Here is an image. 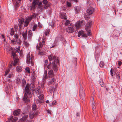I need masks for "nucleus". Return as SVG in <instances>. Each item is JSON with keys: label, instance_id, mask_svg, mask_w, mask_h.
<instances>
[{"label": "nucleus", "instance_id": "b1692460", "mask_svg": "<svg viewBox=\"0 0 122 122\" xmlns=\"http://www.w3.org/2000/svg\"><path fill=\"white\" fill-rule=\"evenodd\" d=\"M73 25V24L70 23V21L68 20H67L65 23V25L66 26H69L71 25Z\"/></svg>", "mask_w": 122, "mask_h": 122}, {"label": "nucleus", "instance_id": "69168bd1", "mask_svg": "<svg viewBox=\"0 0 122 122\" xmlns=\"http://www.w3.org/2000/svg\"><path fill=\"white\" fill-rule=\"evenodd\" d=\"M120 72H117L116 74V76H119V75Z\"/></svg>", "mask_w": 122, "mask_h": 122}, {"label": "nucleus", "instance_id": "8fccbe9b", "mask_svg": "<svg viewBox=\"0 0 122 122\" xmlns=\"http://www.w3.org/2000/svg\"><path fill=\"white\" fill-rule=\"evenodd\" d=\"M104 65V63L102 61H101L100 64V66L101 67H102Z\"/></svg>", "mask_w": 122, "mask_h": 122}, {"label": "nucleus", "instance_id": "13d9d810", "mask_svg": "<svg viewBox=\"0 0 122 122\" xmlns=\"http://www.w3.org/2000/svg\"><path fill=\"white\" fill-rule=\"evenodd\" d=\"M61 39L62 40L61 41H62L63 42H65V43L66 42V40L64 39V38L63 37H61Z\"/></svg>", "mask_w": 122, "mask_h": 122}, {"label": "nucleus", "instance_id": "864d4df0", "mask_svg": "<svg viewBox=\"0 0 122 122\" xmlns=\"http://www.w3.org/2000/svg\"><path fill=\"white\" fill-rule=\"evenodd\" d=\"M25 69L26 72H28L29 73H30V71L29 69V68L27 67Z\"/></svg>", "mask_w": 122, "mask_h": 122}, {"label": "nucleus", "instance_id": "37998d69", "mask_svg": "<svg viewBox=\"0 0 122 122\" xmlns=\"http://www.w3.org/2000/svg\"><path fill=\"white\" fill-rule=\"evenodd\" d=\"M6 51L8 53H10V51L12 50V49L10 47H7L6 48Z\"/></svg>", "mask_w": 122, "mask_h": 122}, {"label": "nucleus", "instance_id": "473e14b6", "mask_svg": "<svg viewBox=\"0 0 122 122\" xmlns=\"http://www.w3.org/2000/svg\"><path fill=\"white\" fill-rule=\"evenodd\" d=\"M26 81L25 79H23L22 80V86L23 87L25 86L26 84Z\"/></svg>", "mask_w": 122, "mask_h": 122}, {"label": "nucleus", "instance_id": "f704fd0d", "mask_svg": "<svg viewBox=\"0 0 122 122\" xmlns=\"http://www.w3.org/2000/svg\"><path fill=\"white\" fill-rule=\"evenodd\" d=\"M32 36V33L30 32H29V34L28 35V37L29 40H30Z\"/></svg>", "mask_w": 122, "mask_h": 122}, {"label": "nucleus", "instance_id": "393cba45", "mask_svg": "<svg viewBox=\"0 0 122 122\" xmlns=\"http://www.w3.org/2000/svg\"><path fill=\"white\" fill-rule=\"evenodd\" d=\"M16 69L17 71L19 72H21L22 70V67L20 66H17Z\"/></svg>", "mask_w": 122, "mask_h": 122}, {"label": "nucleus", "instance_id": "f8f14e48", "mask_svg": "<svg viewBox=\"0 0 122 122\" xmlns=\"http://www.w3.org/2000/svg\"><path fill=\"white\" fill-rule=\"evenodd\" d=\"M43 4H44V6L45 9H46L48 7H49L50 5V4L48 3V1L47 0H43L42 1Z\"/></svg>", "mask_w": 122, "mask_h": 122}, {"label": "nucleus", "instance_id": "cd10ccee", "mask_svg": "<svg viewBox=\"0 0 122 122\" xmlns=\"http://www.w3.org/2000/svg\"><path fill=\"white\" fill-rule=\"evenodd\" d=\"M22 36L24 40H25L27 38V33L26 32L23 33Z\"/></svg>", "mask_w": 122, "mask_h": 122}, {"label": "nucleus", "instance_id": "f03ea898", "mask_svg": "<svg viewBox=\"0 0 122 122\" xmlns=\"http://www.w3.org/2000/svg\"><path fill=\"white\" fill-rule=\"evenodd\" d=\"M25 93L24 95L23 100L27 103H28L30 102L29 98L32 97L28 84H27L25 86Z\"/></svg>", "mask_w": 122, "mask_h": 122}, {"label": "nucleus", "instance_id": "0e129e2a", "mask_svg": "<svg viewBox=\"0 0 122 122\" xmlns=\"http://www.w3.org/2000/svg\"><path fill=\"white\" fill-rule=\"evenodd\" d=\"M116 77L118 79H120V77L119 75L117 76Z\"/></svg>", "mask_w": 122, "mask_h": 122}, {"label": "nucleus", "instance_id": "4be33fe9", "mask_svg": "<svg viewBox=\"0 0 122 122\" xmlns=\"http://www.w3.org/2000/svg\"><path fill=\"white\" fill-rule=\"evenodd\" d=\"M23 117L22 119H20V121H24L25 120V119L27 118L28 117V115H27L24 114H23Z\"/></svg>", "mask_w": 122, "mask_h": 122}, {"label": "nucleus", "instance_id": "a211bd4d", "mask_svg": "<svg viewBox=\"0 0 122 122\" xmlns=\"http://www.w3.org/2000/svg\"><path fill=\"white\" fill-rule=\"evenodd\" d=\"M66 14L65 13H60V17L62 19H66Z\"/></svg>", "mask_w": 122, "mask_h": 122}, {"label": "nucleus", "instance_id": "0eeeda50", "mask_svg": "<svg viewBox=\"0 0 122 122\" xmlns=\"http://www.w3.org/2000/svg\"><path fill=\"white\" fill-rule=\"evenodd\" d=\"M11 54L14 60V63L13 65L14 66H15L17 63V55L16 53L13 52H12Z\"/></svg>", "mask_w": 122, "mask_h": 122}, {"label": "nucleus", "instance_id": "c756f323", "mask_svg": "<svg viewBox=\"0 0 122 122\" xmlns=\"http://www.w3.org/2000/svg\"><path fill=\"white\" fill-rule=\"evenodd\" d=\"M57 37L55 39V41L56 42H59L60 41H62L61 39V37Z\"/></svg>", "mask_w": 122, "mask_h": 122}, {"label": "nucleus", "instance_id": "f3484780", "mask_svg": "<svg viewBox=\"0 0 122 122\" xmlns=\"http://www.w3.org/2000/svg\"><path fill=\"white\" fill-rule=\"evenodd\" d=\"M36 16V15L35 13H33L32 15L30 16L27 18V20H31L32 18H35Z\"/></svg>", "mask_w": 122, "mask_h": 122}, {"label": "nucleus", "instance_id": "5701e85b", "mask_svg": "<svg viewBox=\"0 0 122 122\" xmlns=\"http://www.w3.org/2000/svg\"><path fill=\"white\" fill-rule=\"evenodd\" d=\"M37 108L36 106V105L35 104H34L32 105V111L34 112H37V111H36V109Z\"/></svg>", "mask_w": 122, "mask_h": 122}, {"label": "nucleus", "instance_id": "58836bf2", "mask_svg": "<svg viewBox=\"0 0 122 122\" xmlns=\"http://www.w3.org/2000/svg\"><path fill=\"white\" fill-rule=\"evenodd\" d=\"M10 34L12 36L14 34V32L13 30V29L12 28L11 29V30L10 31Z\"/></svg>", "mask_w": 122, "mask_h": 122}, {"label": "nucleus", "instance_id": "a19ab883", "mask_svg": "<svg viewBox=\"0 0 122 122\" xmlns=\"http://www.w3.org/2000/svg\"><path fill=\"white\" fill-rule=\"evenodd\" d=\"M21 80L19 78H17L16 80V82L17 84H19L21 81Z\"/></svg>", "mask_w": 122, "mask_h": 122}, {"label": "nucleus", "instance_id": "49530a36", "mask_svg": "<svg viewBox=\"0 0 122 122\" xmlns=\"http://www.w3.org/2000/svg\"><path fill=\"white\" fill-rule=\"evenodd\" d=\"M31 77H36V74L34 71L31 72Z\"/></svg>", "mask_w": 122, "mask_h": 122}, {"label": "nucleus", "instance_id": "c9c22d12", "mask_svg": "<svg viewBox=\"0 0 122 122\" xmlns=\"http://www.w3.org/2000/svg\"><path fill=\"white\" fill-rule=\"evenodd\" d=\"M38 96V98L40 100H42L43 99V94H40Z\"/></svg>", "mask_w": 122, "mask_h": 122}, {"label": "nucleus", "instance_id": "9d476101", "mask_svg": "<svg viewBox=\"0 0 122 122\" xmlns=\"http://www.w3.org/2000/svg\"><path fill=\"white\" fill-rule=\"evenodd\" d=\"M38 114L37 112L32 111L30 113L29 117L30 119H32L35 117Z\"/></svg>", "mask_w": 122, "mask_h": 122}, {"label": "nucleus", "instance_id": "aec40b11", "mask_svg": "<svg viewBox=\"0 0 122 122\" xmlns=\"http://www.w3.org/2000/svg\"><path fill=\"white\" fill-rule=\"evenodd\" d=\"M36 92L39 95H40L41 94L43 93V91L40 87H38L37 88Z\"/></svg>", "mask_w": 122, "mask_h": 122}, {"label": "nucleus", "instance_id": "052dcab7", "mask_svg": "<svg viewBox=\"0 0 122 122\" xmlns=\"http://www.w3.org/2000/svg\"><path fill=\"white\" fill-rule=\"evenodd\" d=\"M38 27H39V29L41 28L42 27V26L40 24L39 22L38 23Z\"/></svg>", "mask_w": 122, "mask_h": 122}, {"label": "nucleus", "instance_id": "603ef678", "mask_svg": "<svg viewBox=\"0 0 122 122\" xmlns=\"http://www.w3.org/2000/svg\"><path fill=\"white\" fill-rule=\"evenodd\" d=\"M17 41H16V40H12L11 41V42L13 44H15L16 43Z\"/></svg>", "mask_w": 122, "mask_h": 122}, {"label": "nucleus", "instance_id": "79ce46f5", "mask_svg": "<svg viewBox=\"0 0 122 122\" xmlns=\"http://www.w3.org/2000/svg\"><path fill=\"white\" fill-rule=\"evenodd\" d=\"M37 25L36 24L34 25L33 27L32 30L33 31H35L36 30V29Z\"/></svg>", "mask_w": 122, "mask_h": 122}, {"label": "nucleus", "instance_id": "20e7f679", "mask_svg": "<svg viewBox=\"0 0 122 122\" xmlns=\"http://www.w3.org/2000/svg\"><path fill=\"white\" fill-rule=\"evenodd\" d=\"M14 76V74L12 73H10L8 77L6 80L5 81L7 83H8L9 86V88L10 89L12 88V87L11 85V81L10 80V79L12 77H13Z\"/></svg>", "mask_w": 122, "mask_h": 122}, {"label": "nucleus", "instance_id": "7ed1b4c3", "mask_svg": "<svg viewBox=\"0 0 122 122\" xmlns=\"http://www.w3.org/2000/svg\"><path fill=\"white\" fill-rule=\"evenodd\" d=\"M33 59L34 56L33 55H31L30 56V54H28L26 57V63L28 64H31L32 66L34 65V64L33 61Z\"/></svg>", "mask_w": 122, "mask_h": 122}, {"label": "nucleus", "instance_id": "a18cd8bd", "mask_svg": "<svg viewBox=\"0 0 122 122\" xmlns=\"http://www.w3.org/2000/svg\"><path fill=\"white\" fill-rule=\"evenodd\" d=\"M20 46H18V48L16 49V52L19 53L20 51Z\"/></svg>", "mask_w": 122, "mask_h": 122}, {"label": "nucleus", "instance_id": "f257e3e1", "mask_svg": "<svg viewBox=\"0 0 122 122\" xmlns=\"http://www.w3.org/2000/svg\"><path fill=\"white\" fill-rule=\"evenodd\" d=\"M48 58L50 62V64L47 66L44 65L45 68L47 67L48 69H50L51 67L55 72L57 71L58 70L57 65L59 63V58L52 55L49 56Z\"/></svg>", "mask_w": 122, "mask_h": 122}, {"label": "nucleus", "instance_id": "338daca9", "mask_svg": "<svg viewBox=\"0 0 122 122\" xmlns=\"http://www.w3.org/2000/svg\"><path fill=\"white\" fill-rule=\"evenodd\" d=\"M88 5H90V1H87Z\"/></svg>", "mask_w": 122, "mask_h": 122}, {"label": "nucleus", "instance_id": "ea45409f", "mask_svg": "<svg viewBox=\"0 0 122 122\" xmlns=\"http://www.w3.org/2000/svg\"><path fill=\"white\" fill-rule=\"evenodd\" d=\"M36 77H31V81L32 82H34L36 81Z\"/></svg>", "mask_w": 122, "mask_h": 122}, {"label": "nucleus", "instance_id": "774afa93", "mask_svg": "<svg viewBox=\"0 0 122 122\" xmlns=\"http://www.w3.org/2000/svg\"><path fill=\"white\" fill-rule=\"evenodd\" d=\"M85 18L86 20H87L88 19V18L87 16H85Z\"/></svg>", "mask_w": 122, "mask_h": 122}, {"label": "nucleus", "instance_id": "6ab92c4d", "mask_svg": "<svg viewBox=\"0 0 122 122\" xmlns=\"http://www.w3.org/2000/svg\"><path fill=\"white\" fill-rule=\"evenodd\" d=\"M20 112V110L19 109L15 110L13 112V114L15 116H17L19 114Z\"/></svg>", "mask_w": 122, "mask_h": 122}, {"label": "nucleus", "instance_id": "e433bc0d", "mask_svg": "<svg viewBox=\"0 0 122 122\" xmlns=\"http://www.w3.org/2000/svg\"><path fill=\"white\" fill-rule=\"evenodd\" d=\"M24 44L26 47H28L29 45V43H28L26 41H25V40H24Z\"/></svg>", "mask_w": 122, "mask_h": 122}, {"label": "nucleus", "instance_id": "72a5a7b5", "mask_svg": "<svg viewBox=\"0 0 122 122\" xmlns=\"http://www.w3.org/2000/svg\"><path fill=\"white\" fill-rule=\"evenodd\" d=\"M18 21L19 23H20V25L22 24L23 23L24 21V20L22 18L18 20Z\"/></svg>", "mask_w": 122, "mask_h": 122}, {"label": "nucleus", "instance_id": "5fc2aeb1", "mask_svg": "<svg viewBox=\"0 0 122 122\" xmlns=\"http://www.w3.org/2000/svg\"><path fill=\"white\" fill-rule=\"evenodd\" d=\"M88 32L87 33V35L88 36H90L91 35V34L90 33V30L88 31H86Z\"/></svg>", "mask_w": 122, "mask_h": 122}, {"label": "nucleus", "instance_id": "c85d7f7f", "mask_svg": "<svg viewBox=\"0 0 122 122\" xmlns=\"http://www.w3.org/2000/svg\"><path fill=\"white\" fill-rule=\"evenodd\" d=\"M30 21L26 19V20L25 21L24 23V25L25 26H27L28 25Z\"/></svg>", "mask_w": 122, "mask_h": 122}, {"label": "nucleus", "instance_id": "a878e982", "mask_svg": "<svg viewBox=\"0 0 122 122\" xmlns=\"http://www.w3.org/2000/svg\"><path fill=\"white\" fill-rule=\"evenodd\" d=\"M47 71L46 70H45L44 72V76L43 77V80H45L47 78Z\"/></svg>", "mask_w": 122, "mask_h": 122}, {"label": "nucleus", "instance_id": "4468645a", "mask_svg": "<svg viewBox=\"0 0 122 122\" xmlns=\"http://www.w3.org/2000/svg\"><path fill=\"white\" fill-rule=\"evenodd\" d=\"M17 119V118L16 117H11L9 118H8L9 122H15Z\"/></svg>", "mask_w": 122, "mask_h": 122}, {"label": "nucleus", "instance_id": "dca6fc26", "mask_svg": "<svg viewBox=\"0 0 122 122\" xmlns=\"http://www.w3.org/2000/svg\"><path fill=\"white\" fill-rule=\"evenodd\" d=\"M81 35L82 37H85L87 36L84 33L83 31H82L79 32L78 36V37H80Z\"/></svg>", "mask_w": 122, "mask_h": 122}, {"label": "nucleus", "instance_id": "2eb2a0df", "mask_svg": "<svg viewBox=\"0 0 122 122\" xmlns=\"http://www.w3.org/2000/svg\"><path fill=\"white\" fill-rule=\"evenodd\" d=\"M92 24V23L91 22H89L87 23L85 26V29L86 31L90 30V28Z\"/></svg>", "mask_w": 122, "mask_h": 122}, {"label": "nucleus", "instance_id": "1a4fd4ad", "mask_svg": "<svg viewBox=\"0 0 122 122\" xmlns=\"http://www.w3.org/2000/svg\"><path fill=\"white\" fill-rule=\"evenodd\" d=\"M80 96L81 99L84 100L85 99V96L84 91L82 88H81L80 91Z\"/></svg>", "mask_w": 122, "mask_h": 122}, {"label": "nucleus", "instance_id": "680f3d73", "mask_svg": "<svg viewBox=\"0 0 122 122\" xmlns=\"http://www.w3.org/2000/svg\"><path fill=\"white\" fill-rule=\"evenodd\" d=\"M122 64L121 61H118V64L119 66H120Z\"/></svg>", "mask_w": 122, "mask_h": 122}, {"label": "nucleus", "instance_id": "4c0bfd02", "mask_svg": "<svg viewBox=\"0 0 122 122\" xmlns=\"http://www.w3.org/2000/svg\"><path fill=\"white\" fill-rule=\"evenodd\" d=\"M100 85L102 87L104 86V83L103 82L102 80H100L99 81Z\"/></svg>", "mask_w": 122, "mask_h": 122}, {"label": "nucleus", "instance_id": "6e6d98bb", "mask_svg": "<svg viewBox=\"0 0 122 122\" xmlns=\"http://www.w3.org/2000/svg\"><path fill=\"white\" fill-rule=\"evenodd\" d=\"M92 103L93 105V109L94 110V108L95 106V102L94 101H92Z\"/></svg>", "mask_w": 122, "mask_h": 122}, {"label": "nucleus", "instance_id": "09e8293b", "mask_svg": "<svg viewBox=\"0 0 122 122\" xmlns=\"http://www.w3.org/2000/svg\"><path fill=\"white\" fill-rule=\"evenodd\" d=\"M10 71V70L9 69H7L6 70V71H5V74L4 75V76H6L7 75Z\"/></svg>", "mask_w": 122, "mask_h": 122}, {"label": "nucleus", "instance_id": "4d7b16f0", "mask_svg": "<svg viewBox=\"0 0 122 122\" xmlns=\"http://www.w3.org/2000/svg\"><path fill=\"white\" fill-rule=\"evenodd\" d=\"M67 5L68 7H70L71 6V4L69 2H67Z\"/></svg>", "mask_w": 122, "mask_h": 122}, {"label": "nucleus", "instance_id": "2f4dec72", "mask_svg": "<svg viewBox=\"0 0 122 122\" xmlns=\"http://www.w3.org/2000/svg\"><path fill=\"white\" fill-rule=\"evenodd\" d=\"M19 1H16L15 4V6L16 9L19 6Z\"/></svg>", "mask_w": 122, "mask_h": 122}, {"label": "nucleus", "instance_id": "412c9836", "mask_svg": "<svg viewBox=\"0 0 122 122\" xmlns=\"http://www.w3.org/2000/svg\"><path fill=\"white\" fill-rule=\"evenodd\" d=\"M55 81V78H50L49 81L48 82V84H53Z\"/></svg>", "mask_w": 122, "mask_h": 122}, {"label": "nucleus", "instance_id": "ddd939ff", "mask_svg": "<svg viewBox=\"0 0 122 122\" xmlns=\"http://www.w3.org/2000/svg\"><path fill=\"white\" fill-rule=\"evenodd\" d=\"M94 11V9L90 7L86 10L87 12L89 15L92 14Z\"/></svg>", "mask_w": 122, "mask_h": 122}, {"label": "nucleus", "instance_id": "c03bdc74", "mask_svg": "<svg viewBox=\"0 0 122 122\" xmlns=\"http://www.w3.org/2000/svg\"><path fill=\"white\" fill-rule=\"evenodd\" d=\"M50 31V30L49 29H48L47 30L45 33V35L46 36L48 35L49 34Z\"/></svg>", "mask_w": 122, "mask_h": 122}, {"label": "nucleus", "instance_id": "bf43d9fd", "mask_svg": "<svg viewBox=\"0 0 122 122\" xmlns=\"http://www.w3.org/2000/svg\"><path fill=\"white\" fill-rule=\"evenodd\" d=\"M56 101H53L52 102V104L53 105H54L56 104Z\"/></svg>", "mask_w": 122, "mask_h": 122}, {"label": "nucleus", "instance_id": "bb28decb", "mask_svg": "<svg viewBox=\"0 0 122 122\" xmlns=\"http://www.w3.org/2000/svg\"><path fill=\"white\" fill-rule=\"evenodd\" d=\"M42 3L41 2H40L38 4V5L39 6V8L41 10L43 9V6H42L43 5H42Z\"/></svg>", "mask_w": 122, "mask_h": 122}, {"label": "nucleus", "instance_id": "3c124183", "mask_svg": "<svg viewBox=\"0 0 122 122\" xmlns=\"http://www.w3.org/2000/svg\"><path fill=\"white\" fill-rule=\"evenodd\" d=\"M14 36L15 37V38L16 39V41H18V40H19L18 39L19 37L18 36L17 34H16Z\"/></svg>", "mask_w": 122, "mask_h": 122}, {"label": "nucleus", "instance_id": "e2e57ef3", "mask_svg": "<svg viewBox=\"0 0 122 122\" xmlns=\"http://www.w3.org/2000/svg\"><path fill=\"white\" fill-rule=\"evenodd\" d=\"M110 73L111 75H112V76H113V73L112 71V70L111 69L110 70Z\"/></svg>", "mask_w": 122, "mask_h": 122}, {"label": "nucleus", "instance_id": "6e6552de", "mask_svg": "<svg viewBox=\"0 0 122 122\" xmlns=\"http://www.w3.org/2000/svg\"><path fill=\"white\" fill-rule=\"evenodd\" d=\"M73 27V25L69 26H68L66 28V31L70 33H73L74 31Z\"/></svg>", "mask_w": 122, "mask_h": 122}, {"label": "nucleus", "instance_id": "423d86ee", "mask_svg": "<svg viewBox=\"0 0 122 122\" xmlns=\"http://www.w3.org/2000/svg\"><path fill=\"white\" fill-rule=\"evenodd\" d=\"M85 22L84 21H79L77 22L75 24V26L77 28H79L83 26L84 25Z\"/></svg>", "mask_w": 122, "mask_h": 122}, {"label": "nucleus", "instance_id": "7c9ffc66", "mask_svg": "<svg viewBox=\"0 0 122 122\" xmlns=\"http://www.w3.org/2000/svg\"><path fill=\"white\" fill-rule=\"evenodd\" d=\"M5 90L7 94H9V88H8L7 86H6L5 87Z\"/></svg>", "mask_w": 122, "mask_h": 122}, {"label": "nucleus", "instance_id": "39448f33", "mask_svg": "<svg viewBox=\"0 0 122 122\" xmlns=\"http://www.w3.org/2000/svg\"><path fill=\"white\" fill-rule=\"evenodd\" d=\"M43 46V44L41 43V42L39 43V45H37L36 46V48L39 51H40V49ZM38 54L39 55H45V53L44 51H39Z\"/></svg>", "mask_w": 122, "mask_h": 122}, {"label": "nucleus", "instance_id": "9b49d317", "mask_svg": "<svg viewBox=\"0 0 122 122\" xmlns=\"http://www.w3.org/2000/svg\"><path fill=\"white\" fill-rule=\"evenodd\" d=\"M47 77L49 78H54V73L52 70H50L48 71Z\"/></svg>", "mask_w": 122, "mask_h": 122}, {"label": "nucleus", "instance_id": "de8ad7c7", "mask_svg": "<svg viewBox=\"0 0 122 122\" xmlns=\"http://www.w3.org/2000/svg\"><path fill=\"white\" fill-rule=\"evenodd\" d=\"M36 102L37 103H42L44 102L43 101H40L38 99L36 100Z\"/></svg>", "mask_w": 122, "mask_h": 122}]
</instances>
